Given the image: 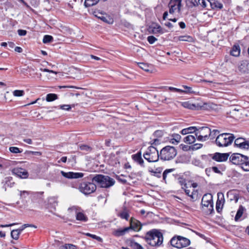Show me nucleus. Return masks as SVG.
<instances>
[{
	"instance_id": "29",
	"label": "nucleus",
	"mask_w": 249,
	"mask_h": 249,
	"mask_svg": "<svg viewBox=\"0 0 249 249\" xmlns=\"http://www.w3.org/2000/svg\"><path fill=\"white\" fill-rule=\"evenodd\" d=\"M231 54L234 56H238L240 53V46L237 45H234L231 51Z\"/></svg>"
},
{
	"instance_id": "31",
	"label": "nucleus",
	"mask_w": 249,
	"mask_h": 249,
	"mask_svg": "<svg viewBox=\"0 0 249 249\" xmlns=\"http://www.w3.org/2000/svg\"><path fill=\"white\" fill-rule=\"evenodd\" d=\"M152 32L153 33V34H162L163 33V31L162 30V28H161V27L158 24H155L152 27Z\"/></svg>"
},
{
	"instance_id": "56",
	"label": "nucleus",
	"mask_w": 249,
	"mask_h": 249,
	"mask_svg": "<svg viewBox=\"0 0 249 249\" xmlns=\"http://www.w3.org/2000/svg\"><path fill=\"white\" fill-rule=\"evenodd\" d=\"M245 139L243 138H238L236 139L234 141V145L235 146H237V145L240 144L241 142L244 141Z\"/></svg>"
},
{
	"instance_id": "60",
	"label": "nucleus",
	"mask_w": 249,
	"mask_h": 249,
	"mask_svg": "<svg viewBox=\"0 0 249 249\" xmlns=\"http://www.w3.org/2000/svg\"><path fill=\"white\" fill-rule=\"evenodd\" d=\"M190 5H188V7L193 6H196L198 5V1L197 2L196 0H191L190 2Z\"/></svg>"
},
{
	"instance_id": "38",
	"label": "nucleus",
	"mask_w": 249,
	"mask_h": 249,
	"mask_svg": "<svg viewBox=\"0 0 249 249\" xmlns=\"http://www.w3.org/2000/svg\"><path fill=\"white\" fill-rule=\"evenodd\" d=\"M138 66L142 70H144L145 71H150L149 68L150 66L145 63H138Z\"/></svg>"
},
{
	"instance_id": "26",
	"label": "nucleus",
	"mask_w": 249,
	"mask_h": 249,
	"mask_svg": "<svg viewBox=\"0 0 249 249\" xmlns=\"http://www.w3.org/2000/svg\"><path fill=\"white\" fill-rule=\"evenodd\" d=\"M58 201L57 197L54 196L50 197L48 198L49 207L55 210V207L57 205Z\"/></svg>"
},
{
	"instance_id": "23",
	"label": "nucleus",
	"mask_w": 249,
	"mask_h": 249,
	"mask_svg": "<svg viewBox=\"0 0 249 249\" xmlns=\"http://www.w3.org/2000/svg\"><path fill=\"white\" fill-rule=\"evenodd\" d=\"M132 159L134 161L139 163L141 166L144 167V160L142 158L141 152H138L136 154L132 156Z\"/></svg>"
},
{
	"instance_id": "35",
	"label": "nucleus",
	"mask_w": 249,
	"mask_h": 249,
	"mask_svg": "<svg viewBox=\"0 0 249 249\" xmlns=\"http://www.w3.org/2000/svg\"><path fill=\"white\" fill-rule=\"evenodd\" d=\"M245 209L242 206H240L235 216V220L237 221L242 215Z\"/></svg>"
},
{
	"instance_id": "21",
	"label": "nucleus",
	"mask_w": 249,
	"mask_h": 249,
	"mask_svg": "<svg viewBox=\"0 0 249 249\" xmlns=\"http://www.w3.org/2000/svg\"><path fill=\"white\" fill-rule=\"evenodd\" d=\"M201 205L202 208L204 207L208 208L207 213L211 214L213 211V201L201 200Z\"/></svg>"
},
{
	"instance_id": "40",
	"label": "nucleus",
	"mask_w": 249,
	"mask_h": 249,
	"mask_svg": "<svg viewBox=\"0 0 249 249\" xmlns=\"http://www.w3.org/2000/svg\"><path fill=\"white\" fill-rule=\"evenodd\" d=\"M57 99V95L54 93H49L46 96V101L47 102H52Z\"/></svg>"
},
{
	"instance_id": "59",
	"label": "nucleus",
	"mask_w": 249,
	"mask_h": 249,
	"mask_svg": "<svg viewBox=\"0 0 249 249\" xmlns=\"http://www.w3.org/2000/svg\"><path fill=\"white\" fill-rule=\"evenodd\" d=\"M172 137L175 138V140H176V141H177L178 143L179 142L180 140L181 139L180 135L178 134H173L172 135Z\"/></svg>"
},
{
	"instance_id": "24",
	"label": "nucleus",
	"mask_w": 249,
	"mask_h": 249,
	"mask_svg": "<svg viewBox=\"0 0 249 249\" xmlns=\"http://www.w3.org/2000/svg\"><path fill=\"white\" fill-rule=\"evenodd\" d=\"M239 70L241 72L249 73V62L243 61L239 66Z\"/></svg>"
},
{
	"instance_id": "28",
	"label": "nucleus",
	"mask_w": 249,
	"mask_h": 249,
	"mask_svg": "<svg viewBox=\"0 0 249 249\" xmlns=\"http://www.w3.org/2000/svg\"><path fill=\"white\" fill-rule=\"evenodd\" d=\"M244 161L240 167L246 172L249 171V158L248 156H246L245 158Z\"/></svg>"
},
{
	"instance_id": "50",
	"label": "nucleus",
	"mask_w": 249,
	"mask_h": 249,
	"mask_svg": "<svg viewBox=\"0 0 249 249\" xmlns=\"http://www.w3.org/2000/svg\"><path fill=\"white\" fill-rule=\"evenodd\" d=\"M24 91L22 90H15L13 92V94L15 96H22L23 95Z\"/></svg>"
},
{
	"instance_id": "15",
	"label": "nucleus",
	"mask_w": 249,
	"mask_h": 249,
	"mask_svg": "<svg viewBox=\"0 0 249 249\" xmlns=\"http://www.w3.org/2000/svg\"><path fill=\"white\" fill-rule=\"evenodd\" d=\"M69 209H72L75 210L76 212V219L77 220L81 221L83 222H87L88 220V217L83 213L78 212V210H80V208L73 206Z\"/></svg>"
},
{
	"instance_id": "2",
	"label": "nucleus",
	"mask_w": 249,
	"mask_h": 249,
	"mask_svg": "<svg viewBox=\"0 0 249 249\" xmlns=\"http://www.w3.org/2000/svg\"><path fill=\"white\" fill-rule=\"evenodd\" d=\"M91 180L101 188H108L113 186L115 180L108 176L97 174L92 178Z\"/></svg>"
},
{
	"instance_id": "13",
	"label": "nucleus",
	"mask_w": 249,
	"mask_h": 249,
	"mask_svg": "<svg viewBox=\"0 0 249 249\" xmlns=\"http://www.w3.org/2000/svg\"><path fill=\"white\" fill-rule=\"evenodd\" d=\"M13 174L22 178H26L28 177V172L21 168H15L12 170Z\"/></svg>"
},
{
	"instance_id": "55",
	"label": "nucleus",
	"mask_w": 249,
	"mask_h": 249,
	"mask_svg": "<svg viewBox=\"0 0 249 249\" xmlns=\"http://www.w3.org/2000/svg\"><path fill=\"white\" fill-rule=\"evenodd\" d=\"M71 108V106L69 105H63L60 106V109L67 111H69Z\"/></svg>"
},
{
	"instance_id": "32",
	"label": "nucleus",
	"mask_w": 249,
	"mask_h": 249,
	"mask_svg": "<svg viewBox=\"0 0 249 249\" xmlns=\"http://www.w3.org/2000/svg\"><path fill=\"white\" fill-rule=\"evenodd\" d=\"M237 147L244 150H249V141L244 140V142H241L240 144L237 145Z\"/></svg>"
},
{
	"instance_id": "3",
	"label": "nucleus",
	"mask_w": 249,
	"mask_h": 249,
	"mask_svg": "<svg viewBox=\"0 0 249 249\" xmlns=\"http://www.w3.org/2000/svg\"><path fill=\"white\" fill-rule=\"evenodd\" d=\"M234 138L233 134L222 133L216 137L215 143L219 147H226L231 144Z\"/></svg>"
},
{
	"instance_id": "12",
	"label": "nucleus",
	"mask_w": 249,
	"mask_h": 249,
	"mask_svg": "<svg viewBox=\"0 0 249 249\" xmlns=\"http://www.w3.org/2000/svg\"><path fill=\"white\" fill-rule=\"evenodd\" d=\"M230 156V153H215L212 156L213 160L217 162H223L226 161Z\"/></svg>"
},
{
	"instance_id": "44",
	"label": "nucleus",
	"mask_w": 249,
	"mask_h": 249,
	"mask_svg": "<svg viewBox=\"0 0 249 249\" xmlns=\"http://www.w3.org/2000/svg\"><path fill=\"white\" fill-rule=\"evenodd\" d=\"M24 154L26 156H30L31 155L35 156H40L41 155V153L38 151H26L24 152Z\"/></svg>"
},
{
	"instance_id": "58",
	"label": "nucleus",
	"mask_w": 249,
	"mask_h": 249,
	"mask_svg": "<svg viewBox=\"0 0 249 249\" xmlns=\"http://www.w3.org/2000/svg\"><path fill=\"white\" fill-rule=\"evenodd\" d=\"M79 148L81 150L88 151L90 149V147L87 145H81L79 146Z\"/></svg>"
},
{
	"instance_id": "49",
	"label": "nucleus",
	"mask_w": 249,
	"mask_h": 249,
	"mask_svg": "<svg viewBox=\"0 0 249 249\" xmlns=\"http://www.w3.org/2000/svg\"><path fill=\"white\" fill-rule=\"evenodd\" d=\"M197 93L198 92L193 90L192 88L188 87V99H191L192 98V97L190 96V94L193 93L195 94H197Z\"/></svg>"
},
{
	"instance_id": "53",
	"label": "nucleus",
	"mask_w": 249,
	"mask_h": 249,
	"mask_svg": "<svg viewBox=\"0 0 249 249\" xmlns=\"http://www.w3.org/2000/svg\"><path fill=\"white\" fill-rule=\"evenodd\" d=\"M173 170H174L173 169H169L165 170L163 172V174H162V177H163V179L164 181H165V180H166L167 175L168 174V173L172 172Z\"/></svg>"
},
{
	"instance_id": "52",
	"label": "nucleus",
	"mask_w": 249,
	"mask_h": 249,
	"mask_svg": "<svg viewBox=\"0 0 249 249\" xmlns=\"http://www.w3.org/2000/svg\"><path fill=\"white\" fill-rule=\"evenodd\" d=\"M117 180H118L120 182L124 184H125L127 183V181L124 178V176L121 175V176H117L116 177Z\"/></svg>"
},
{
	"instance_id": "27",
	"label": "nucleus",
	"mask_w": 249,
	"mask_h": 249,
	"mask_svg": "<svg viewBox=\"0 0 249 249\" xmlns=\"http://www.w3.org/2000/svg\"><path fill=\"white\" fill-rule=\"evenodd\" d=\"M129 230L130 228L127 227L124 229H118L113 231V234L116 237H119L124 235L125 232L128 231Z\"/></svg>"
},
{
	"instance_id": "7",
	"label": "nucleus",
	"mask_w": 249,
	"mask_h": 249,
	"mask_svg": "<svg viewBox=\"0 0 249 249\" xmlns=\"http://www.w3.org/2000/svg\"><path fill=\"white\" fill-rule=\"evenodd\" d=\"M172 246L178 249H182L187 246V238L179 235H175L170 240Z\"/></svg>"
},
{
	"instance_id": "51",
	"label": "nucleus",
	"mask_w": 249,
	"mask_h": 249,
	"mask_svg": "<svg viewBox=\"0 0 249 249\" xmlns=\"http://www.w3.org/2000/svg\"><path fill=\"white\" fill-rule=\"evenodd\" d=\"M20 192V198L23 199L26 198L27 196L29 195V192L27 191H19Z\"/></svg>"
},
{
	"instance_id": "34",
	"label": "nucleus",
	"mask_w": 249,
	"mask_h": 249,
	"mask_svg": "<svg viewBox=\"0 0 249 249\" xmlns=\"http://www.w3.org/2000/svg\"><path fill=\"white\" fill-rule=\"evenodd\" d=\"M198 133H196L194 134H188V143L192 144L196 141V138H198Z\"/></svg>"
},
{
	"instance_id": "4",
	"label": "nucleus",
	"mask_w": 249,
	"mask_h": 249,
	"mask_svg": "<svg viewBox=\"0 0 249 249\" xmlns=\"http://www.w3.org/2000/svg\"><path fill=\"white\" fill-rule=\"evenodd\" d=\"M143 156L149 162H157L160 158V154H159L158 150L152 145L148 147Z\"/></svg>"
},
{
	"instance_id": "11",
	"label": "nucleus",
	"mask_w": 249,
	"mask_h": 249,
	"mask_svg": "<svg viewBox=\"0 0 249 249\" xmlns=\"http://www.w3.org/2000/svg\"><path fill=\"white\" fill-rule=\"evenodd\" d=\"M61 174L63 177L69 179L82 178L84 175L83 173L73 172H65L64 171H61Z\"/></svg>"
},
{
	"instance_id": "16",
	"label": "nucleus",
	"mask_w": 249,
	"mask_h": 249,
	"mask_svg": "<svg viewBox=\"0 0 249 249\" xmlns=\"http://www.w3.org/2000/svg\"><path fill=\"white\" fill-rule=\"evenodd\" d=\"M193 188L191 194H189L190 190H188V196H190L191 200L192 201H195L198 198V193L197 190H195V188L197 187L198 185L196 183H193L191 184Z\"/></svg>"
},
{
	"instance_id": "41",
	"label": "nucleus",
	"mask_w": 249,
	"mask_h": 249,
	"mask_svg": "<svg viewBox=\"0 0 249 249\" xmlns=\"http://www.w3.org/2000/svg\"><path fill=\"white\" fill-rule=\"evenodd\" d=\"M53 37L50 35H45L43 37V42L44 43H48L53 42Z\"/></svg>"
},
{
	"instance_id": "14",
	"label": "nucleus",
	"mask_w": 249,
	"mask_h": 249,
	"mask_svg": "<svg viewBox=\"0 0 249 249\" xmlns=\"http://www.w3.org/2000/svg\"><path fill=\"white\" fill-rule=\"evenodd\" d=\"M188 101V109H192V110H199L202 107V105L199 103V100L195 99L194 100H192L191 99H189Z\"/></svg>"
},
{
	"instance_id": "22",
	"label": "nucleus",
	"mask_w": 249,
	"mask_h": 249,
	"mask_svg": "<svg viewBox=\"0 0 249 249\" xmlns=\"http://www.w3.org/2000/svg\"><path fill=\"white\" fill-rule=\"evenodd\" d=\"M207 0L209 2L211 7L213 9H221L223 7L222 3L217 0Z\"/></svg>"
},
{
	"instance_id": "8",
	"label": "nucleus",
	"mask_w": 249,
	"mask_h": 249,
	"mask_svg": "<svg viewBox=\"0 0 249 249\" xmlns=\"http://www.w3.org/2000/svg\"><path fill=\"white\" fill-rule=\"evenodd\" d=\"M246 156L239 153H233L230 157V160L233 164L241 166Z\"/></svg>"
},
{
	"instance_id": "43",
	"label": "nucleus",
	"mask_w": 249,
	"mask_h": 249,
	"mask_svg": "<svg viewBox=\"0 0 249 249\" xmlns=\"http://www.w3.org/2000/svg\"><path fill=\"white\" fill-rule=\"evenodd\" d=\"M196 133H198V129L196 126L188 127V134H194Z\"/></svg>"
},
{
	"instance_id": "9",
	"label": "nucleus",
	"mask_w": 249,
	"mask_h": 249,
	"mask_svg": "<svg viewBox=\"0 0 249 249\" xmlns=\"http://www.w3.org/2000/svg\"><path fill=\"white\" fill-rule=\"evenodd\" d=\"M211 129L208 127H203L198 132V140L199 141H205L209 139V134H211Z\"/></svg>"
},
{
	"instance_id": "18",
	"label": "nucleus",
	"mask_w": 249,
	"mask_h": 249,
	"mask_svg": "<svg viewBox=\"0 0 249 249\" xmlns=\"http://www.w3.org/2000/svg\"><path fill=\"white\" fill-rule=\"evenodd\" d=\"M142 225L139 221L133 218L131 219L130 229H132L135 231H138L142 229Z\"/></svg>"
},
{
	"instance_id": "42",
	"label": "nucleus",
	"mask_w": 249,
	"mask_h": 249,
	"mask_svg": "<svg viewBox=\"0 0 249 249\" xmlns=\"http://www.w3.org/2000/svg\"><path fill=\"white\" fill-rule=\"evenodd\" d=\"M77 247L71 244H66L64 246H62L60 247V249H77Z\"/></svg>"
},
{
	"instance_id": "61",
	"label": "nucleus",
	"mask_w": 249,
	"mask_h": 249,
	"mask_svg": "<svg viewBox=\"0 0 249 249\" xmlns=\"http://www.w3.org/2000/svg\"><path fill=\"white\" fill-rule=\"evenodd\" d=\"M18 33L20 36H24L27 34V31L24 30L19 29L18 30Z\"/></svg>"
},
{
	"instance_id": "64",
	"label": "nucleus",
	"mask_w": 249,
	"mask_h": 249,
	"mask_svg": "<svg viewBox=\"0 0 249 249\" xmlns=\"http://www.w3.org/2000/svg\"><path fill=\"white\" fill-rule=\"evenodd\" d=\"M212 170L213 171L214 173L219 174H222L221 171L216 166H213L212 167Z\"/></svg>"
},
{
	"instance_id": "25",
	"label": "nucleus",
	"mask_w": 249,
	"mask_h": 249,
	"mask_svg": "<svg viewBox=\"0 0 249 249\" xmlns=\"http://www.w3.org/2000/svg\"><path fill=\"white\" fill-rule=\"evenodd\" d=\"M218 195V199L216 201V210L218 213H220L222 209L223 205H224V196L222 195V197L221 199H219V194L218 193L217 194Z\"/></svg>"
},
{
	"instance_id": "30",
	"label": "nucleus",
	"mask_w": 249,
	"mask_h": 249,
	"mask_svg": "<svg viewBox=\"0 0 249 249\" xmlns=\"http://www.w3.org/2000/svg\"><path fill=\"white\" fill-rule=\"evenodd\" d=\"M178 182L181 186V188L187 194V182L186 179L182 177H179L178 178Z\"/></svg>"
},
{
	"instance_id": "20",
	"label": "nucleus",
	"mask_w": 249,
	"mask_h": 249,
	"mask_svg": "<svg viewBox=\"0 0 249 249\" xmlns=\"http://www.w3.org/2000/svg\"><path fill=\"white\" fill-rule=\"evenodd\" d=\"M96 12H94L95 16L102 20L103 21L108 24L113 23V20L109 16H107V15L105 16L102 13H98L97 14H96Z\"/></svg>"
},
{
	"instance_id": "54",
	"label": "nucleus",
	"mask_w": 249,
	"mask_h": 249,
	"mask_svg": "<svg viewBox=\"0 0 249 249\" xmlns=\"http://www.w3.org/2000/svg\"><path fill=\"white\" fill-rule=\"evenodd\" d=\"M156 40L157 39L153 36H149L147 37V41L150 44H153Z\"/></svg>"
},
{
	"instance_id": "47",
	"label": "nucleus",
	"mask_w": 249,
	"mask_h": 249,
	"mask_svg": "<svg viewBox=\"0 0 249 249\" xmlns=\"http://www.w3.org/2000/svg\"><path fill=\"white\" fill-rule=\"evenodd\" d=\"M9 150L11 152L15 154L19 153L22 151V150H20L19 148L17 147H10Z\"/></svg>"
},
{
	"instance_id": "33",
	"label": "nucleus",
	"mask_w": 249,
	"mask_h": 249,
	"mask_svg": "<svg viewBox=\"0 0 249 249\" xmlns=\"http://www.w3.org/2000/svg\"><path fill=\"white\" fill-rule=\"evenodd\" d=\"M182 87L184 89L174 88L172 87H169L168 89L171 91L181 92V93H187V86L183 85Z\"/></svg>"
},
{
	"instance_id": "36",
	"label": "nucleus",
	"mask_w": 249,
	"mask_h": 249,
	"mask_svg": "<svg viewBox=\"0 0 249 249\" xmlns=\"http://www.w3.org/2000/svg\"><path fill=\"white\" fill-rule=\"evenodd\" d=\"M100 0H85L84 5L86 7H90L96 4Z\"/></svg>"
},
{
	"instance_id": "5",
	"label": "nucleus",
	"mask_w": 249,
	"mask_h": 249,
	"mask_svg": "<svg viewBox=\"0 0 249 249\" xmlns=\"http://www.w3.org/2000/svg\"><path fill=\"white\" fill-rule=\"evenodd\" d=\"M160 160H169L176 156L177 151L173 146H166L160 150Z\"/></svg>"
},
{
	"instance_id": "46",
	"label": "nucleus",
	"mask_w": 249,
	"mask_h": 249,
	"mask_svg": "<svg viewBox=\"0 0 249 249\" xmlns=\"http://www.w3.org/2000/svg\"><path fill=\"white\" fill-rule=\"evenodd\" d=\"M85 235L87 236L90 237L93 239H96L99 242H102L103 241L102 239L100 237L97 236L96 235L92 234L89 233H85Z\"/></svg>"
},
{
	"instance_id": "39",
	"label": "nucleus",
	"mask_w": 249,
	"mask_h": 249,
	"mask_svg": "<svg viewBox=\"0 0 249 249\" xmlns=\"http://www.w3.org/2000/svg\"><path fill=\"white\" fill-rule=\"evenodd\" d=\"M202 145H203L201 143H196L190 146H188V150H196L201 148Z\"/></svg>"
},
{
	"instance_id": "63",
	"label": "nucleus",
	"mask_w": 249,
	"mask_h": 249,
	"mask_svg": "<svg viewBox=\"0 0 249 249\" xmlns=\"http://www.w3.org/2000/svg\"><path fill=\"white\" fill-rule=\"evenodd\" d=\"M150 172L153 173V176H154L158 178H161V176L160 172H156V171H154L153 170L150 171Z\"/></svg>"
},
{
	"instance_id": "62",
	"label": "nucleus",
	"mask_w": 249,
	"mask_h": 249,
	"mask_svg": "<svg viewBox=\"0 0 249 249\" xmlns=\"http://www.w3.org/2000/svg\"><path fill=\"white\" fill-rule=\"evenodd\" d=\"M198 5H200L203 8L206 7V2L205 0H198Z\"/></svg>"
},
{
	"instance_id": "48",
	"label": "nucleus",
	"mask_w": 249,
	"mask_h": 249,
	"mask_svg": "<svg viewBox=\"0 0 249 249\" xmlns=\"http://www.w3.org/2000/svg\"><path fill=\"white\" fill-rule=\"evenodd\" d=\"M219 133V131L216 129L211 130V134H209V138H210L211 139H213L216 135Z\"/></svg>"
},
{
	"instance_id": "6",
	"label": "nucleus",
	"mask_w": 249,
	"mask_h": 249,
	"mask_svg": "<svg viewBox=\"0 0 249 249\" xmlns=\"http://www.w3.org/2000/svg\"><path fill=\"white\" fill-rule=\"evenodd\" d=\"M78 189L82 193L88 195L95 191L96 185L94 182L83 181L80 184Z\"/></svg>"
},
{
	"instance_id": "1",
	"label": "nucleus",
	"mask_w": 249,
	"mask_h": 249,
	"mask_svg": "<svg viewBox=\"0 0 249 249\" xmlns=\"http://www.w3.org/2000/svg\"><path fill=\"white\" fill-rule=\"evenodd\" d=\"M146 242L152 246H159L163 242V235L160 230L152 229L147 232L145 236Z\"/></svg>"
},
{
	"instance_id": "17",
	"label": "nucleus",
	"mask_w": 249,
	"mask_h": 249,
	"mask_svg": "<svg viewBox=\"0 0 249 249\" xmlns=\"http://www.w3.org/2000/svg\"><path fill=\"white\" fill-rule=\"evenodd\" d=\"M117 215L122 219L128 221L129 217V210L125 206H123L122 209L117 213Z\"/></svg>"
},
{
	"instance_id": "57",
	"label": "nucleus",
	"mask_w": 249,
	"mask_h": 249,
	"mask_svg": "<svg viewBox=\"0 0 249 249\" xmlns=\"http://www.w3.org/2000/svg\"><path fill=\"white\" fill-rule=\"evenodd\" d=\"M163 135V132L161 130H157L154 132L153 135L156 137H161Z\"/></svg>"
},
{
	"instance_id": "10",
	"label": "nucleus",
	"mask_w": 249,
	"mask_h": 249,
	"mask_svg": "<svg viewBox=\"0 0 249 249\" xmlns=\"http://www.w3.org/2000/svg\"><path fill=\"white\" fill-rule=\"evenodd\" d=\"M181 0H171L168 4L169 13L173 14L177 9L179 11L181 7Z\"/></svg>"
},
{
	"instance_id": "19",
	"label": "nucleus",
	"mask_w": 249,
	"mask_h": 249,
	"mask_svg": "<svg viewBox=\"0 0 249 249\" xmlns=\"http://www.w3.org/2000/svg\"><path fill=\"white\" fill-rule=\"evenodd\" d=\"M13 178L11 177H7L4 178L2 180V183L3 184V189L6 191L7 187L11 188L13 187L15 182L12 181Z\"/></svg>"
},
{
	"instance_id": "45",
	"label": "nucleus",
	"mask_w": 249,
	"mask_h": 249,
	"mask_svg": "<svg viewBox=\"0 0 249 249\" xmlns=\"http://www.w3.org/2000/svg\"><path fill=\"white\" fill-rule=\"evenodd\" d=\"M201 200L213 201V196L210 194H205L202 197Z\"/></svg>"
},
{
	"instance_id": "37",
	"label": "nucleus",
	"mask_w": 249,
	"mask_h": 249,
	"mask_svg": "<svg viewBox=\"0 0 249 249\" xmlns=\"http://www.w3.org/2000/svg\"><path fill=\"white\" fill-rule=\"evenodd\" d=\"M19 230H13L11 232V235L12 238L15 240H18L19 238V235L20 234Z\"/></svg>"
}]
</instances>
